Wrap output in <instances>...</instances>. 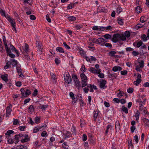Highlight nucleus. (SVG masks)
<instances>
[{"label": "nucleus", "mask_w": 149, "mask_h": 149, "mask_svg": "<svg viewBox=\"0 0 149 149\" xmlns=\"http://www.w3.org/2000/svg\"><path fill=\"white\" fill-rule=\"evenodd\" d=\"M20 139L22 143H24L28 141V136L25 134L24 136L22 134H19L16 135L15 136V138L13 139L14 143L16 144L19 141V139Z\"/></svg>", "instance_id": "nucleus-1"}, {"label": "nucleus", "mask_w": 149, "mask_h": 149, "mask_svg": "<svg viewBox=\"0 0 149 149\" xmlns=\"http://www.w3.org/2000/svg\"><path fill=\"white\" fill-rule=\"evenodd\" d=\"M126 40V38L125 37L123 34H114L113 36L112 41L115 43L120 40L124 41Z\"/></svg>", "instance_id": "nucleus-2"}, {"label": "nucleus", "mask_w": 149, "mask_h": 149, "mask_svg": "<svg viewBox=\"0 0 149 149\" xmlns=\"http://www.w3.org/2000/svg\"><path fill=\"white\" fill-rule=\"evenodd\" d=\"M135 63V69L138 71L140 72H142V70L140 69L143 68L144 67V61L143 60H140L138 59Z\"/></svg>", "instance_id": "nucleus-3"}, {"label": "nucleus", "mask_w": 149, "mask_h": 149, "mask_svg": "<svg viewBox=\"0 0 149 149\" xmlns=\"http://www.w3.org/2000/svg\"><path fill=\"white\" fill-rule=\"evenodd\" d=\"M146 100V98L144 95H142L139 99L136 100V102L139 103L140 110H142L143 109V106L142 105L145 104Z\"/></svg>", "instance_id": "nucleus-4"}, {"label": "nucleus", "mask_w": 149, "mask_h": 149, "mask_svg": "<svg viewBox=\"0 0 149 149\" xmlns=\"http://www.w3.org/2000/svg\"><path fill=\"white\" fill-rule=\"evenodd\" d=\"M64 80L66 83L68 84L70 83L72 81L71 77L68 72H65L64 74Z\"/></svg>", "instance_id": "nucleus-5"}, {"label": "nucleus", "mask_w": 149, "mask_h": 149, "mask_svg": "<svg viewBox=\"0 0 149 149\" xmlns=\"http://www.w3.org/2000/svg\"><path fill=\"white\" fill-rule=\"evenodd\" d=\"M75 85L79 88L81 87V84L77 76L75 75H72V76Z\"/></svg>", "instance_id": "nucleus-6"}, {"label": "nucleus", "mask_w": 149, "mask_h": 149, "mask_svg": "<svg viewBox=\"0 0 149 149\" xmlns=\"http://www.w3.org/2000/svg\"><path fill=\"white\" fill-rule=\"evenodd\" d=\"M46 127L47 125L45 124L41 126L36 127L33 129V132L36 133L38 132L39 130L42 131L43 129L45 128Z\"/></svg>", "instance_id": "nucleus-7"}, {"label": "nucleus", "mask_w": 149, "mask_h": 149, "mask_svg": "<svg viewBox=\"0 0 149 149\" xmlns=\"http://www.w3.org/2000/svg\"><path fill=\"white\" fill-rule=\"evenodd\" d=\"M141 75L139 74L138 75L137 79L136 81H134V84L137 86L139 84L141 81Z\"/></svg>", "instance_id": "nucleus-8"}, {"label": "nucleus", "mask_w": 149, "mask_h": 149, "mask_svg": "<svg viewBox=\"0 0 149 149\" xmlns=\"http://www.w3.org/2000/svg\"><path fill=\"white\" fill-rule=\"evenodd\" d=\"M89 71L94 74L99 73L100 72H101V70L100 69H95V68L91 67L90 68Z\"/></svg>", "instance_id": "nucleus-9"}, {"label": "nucleus", "mask_w": 149, "mask_h": 149, "mask_svg": "<svg viewBox=\"0 0 149 149\" xmlns=\"http://www.w3.org/2000/svg\"><path fill=\"white\" fill-rule=\"evenodd\" d=\"M106 84V81L105 80H102L100 81V88L103 89L104 88L106 87L105 86V85Z\"/></svg>", "instance_id": "nucleus-10"}, {"label": "nucleus", "mask_w": 149, "mask_h": 149, "mask_svg": "<svg viewBox=\"0 0 149 149\" xmlns=\"http://www.w3.org/2000/svg\"><path fill=\"white\" fill-rule=\"evenodd\" d=\"M6 18L8 20L10 23L11 26H13L16 24L15 20L11 18L9 16H7Z\"/></svg>", "instance_id": "nucleus-11"}, {"label": "nucleus", "mask_w": 149, "mask_h": 149, "mask_svg": "<svg viewBox=\"0 0 149 149\" xmlns=\"http://www.w3.org/2000/svg\"><path fill=\"white\" fill-rule=\"evenodd\" d=\"M12 109L9 106L7 107L6 109V116L7 117H9L10 115V114L12 111Z\"/></svg>", "instance_id": "nucleus-12"}, {"label": "nucleus", "mask_w": 149, "mask_h": 149, "mask_svg": "<svg viewBox=\"0 0 149 149\" xmlns=\"http://www.w3.org/2000/svg\"><path fill=\"white\" fill-rule=\"evenodd\" d=\"M120 123L118 121H116L115 123V128L116 132L119 131L120 128Z\"/></svg>", "instance_id": "nucleus-13"}, {"label": "nucleus", "mask_w": 149, "mask_h": 149, "mask_svg": "<svg viewBox=\"0 0 149 149\" xmlns=\"http://www.w3.org/2000/svg\"><path fill=\"white\" fill-rule=\"evenodd\" d=\"M122 69L121 67L118 66H116L113 67L112 70L114 72H116L118 71H120Z\"/></svg>", "instance_id": "nucleus-14"}, {"label": "nucleus", "mask_w": 149, "mask_h": 149, "mask_svg": "<svg viewBox=\"0 0 149 149\" xmlns=\"http://www.w3.org/2000/svg\"><path fill=\"white\" fill-rule=\"evenodd\" d=\"M20 49L21 51L22 52H23V53H24V52H28L29 50V46L27 44H25V47L23 49V50L22 51V50L20 48Z\"/></svg>", "instance_id": "nucleus-15"}, {"label": "nucleus", "mask_w": 149, "mask_h": 149, "mask_svg": "<svg viewBox=\"0 0 149 149\" xmlns=\"http://www.w3.org/2000/svg\"><path fill=\"white\" fill-rule=\"evenodd\" d=\"M143 121L145 123V126L148 127L149 125V121L146 118H144L143 119Z\"/></svg>", "instance_id": "nucleus-16"}, {"label": "nucleus", "mask_w": 149, "mask_h": 149, "mask_svg": "<svg viewBox=\"0 0 149 149\" xmlns=\"http://www.w3.org/2000/svg\"><path fill=\"white\" fill-rule=\"evenodd\" d=\"M80 77L81 81H87V78L86 76L84 73H82L80 75Z\"/></svg>", "instance_id": "nucleus-17"}, {"label": "nucleus", "mask_w": 149, "mask_h": 149, "mask_svg": "<svg viewBox=\"0 0 149 149\" xmlns=\"http://www.w3.org/2000/svg\"><path fill=\"white\" fill-rule=\"evenodd\" d=\"M94 40H95V41H94V43H96V44H100L102 42L104 39L103 38H98L97 39H95Z\"/></svg>", "instance_id": "nucleus-18"}, {"label": "nucleus", "mask_w": 149, "mask_h": 149, "mask_svg": "<svg viewBox=\"0 0 149 149\" xmlns=\"http://www.w3.org/2000/svg\"><path fill=\"white\" fill-rule=\"evenodd\" d=\"M118 91H119L118 93L117 94V97L120 98L123 96L124 94V93L123 91H120V90H118Z\"/></svg>", "instance_id": "nucleus-19"}, {"label": "nucleus", "mask_w": 149, "mask_h": 149, "mask_svg": "<svg viewBox=\"0 0 149 149\" xmlns=\"http://www.w3.org/2000/svg\"><path fill=\"white\" fill-rule=\"evenodd\" d=\"M7 74H5V75H2L1 77V78L2 79L6 82H7L8 81V79L7 77Z\"/></svg>", "instance_id": "nucleus-20"}, {"label": "nucleus", "mask_w": 149, "mask_h": 149, "mask_svg": "<svg viewBox=\"0 0 149 149\" xmlns=\"http://www.w3.org/2000/svg\"><path fill=\"white\" fill-rule=\"evenodd\" d=\"M140 114V113L139 111H137L135 115H134V116L136 118V120L137 121H138L139 118Z\"/></svg>", "instance_id": "nucleus-21"}, {"label": "nucleus", "mask_w": 149, "mask_h": 149, "mask_svg": "<svg viewBox=\"0 0 149 149\" xmlns=\"http://www.w3.org/2000/svg\"><path fill=\"white\" fill-rule=\"evenodd\" d=\"M56 50L60 53H64V50L63 48L60 47H58L56 48Z\"/></svg>", "instance_id": "nucleus-22"}, {"label": "nucleus", "mask_w": 149, "mask_h": 149, "mask_svg": "<svg viewBox=\"0 0 149 149\" xmlns=\"http://www.w3.org/2000/svg\"><path fill=\"white\" fill-rule=\"evenodd\" d=\"M10 48L12 51L15 52L17 54H18L19 52L17 49L13 45H10Z\"/></svg>", "instance_id": "nucleus-23"}, {"label": "nucleus", "mask_w": 149, "mask_h": 149, "mask_svg": "<svg viewBox=\"0 0 149 149\" xmlns=\"http://www.w3.org/2000/svg\"><path fill=\"white\" fill-rule=\"evenodd\" d=\"M123 19L120 18H118V23L120 25H122L123 24L124 21Z\"/></svg>", "instance_id": "nucleus-24"}, {"label": "nucleus", "mask_w": 149, "mask_h": 149, "mask_svg": "<svg viewBox=\"0 0 149 149\" xmlns=\"http://www.w3.org/2000/svg\"><path fill=\"white\" fill-rule=\"evenodd\" d=\"M78 2H77L75 3H71L68 5L67 6V8L69 9H71L73 8L74 7V4L75 3H77Z\"/></svg>", "instance_id": "nucleus-25"}, {"label": "nucleus", "mask_w": 149, "mask_h": 149, "mask_svg": "<svg viewBox=\"0 0 149 149\" xmlns=\"http://www.w3.org/2000/svg\"><path fill=\"white\" fill-rule=\"evenodd\" d=\"M102 28V27H99L97 26H95L93 27V29L95 30L102 31V30H101Z\"/></svg>", "instance_id": "nucleus-26"}, {"label": "nucleus", "mask_w": 149, "mask_h": 149, "mask_svg": "<svg viewBox=\"0 0 149 149\" xmlns=\"http://www.w3.org/2000/svg\"><path fill=\"white\" fill-rule=\"evenodd\" d=\"M112 29V27L110 26H109L107 27H102L101 28V30L102 31H104L105 30H111Z\"/></svg>", "instance_id": "nucleus-27"}, {"label": "nucleus", "mask_w": 149, "mask_h": 149, "mask_svg": "<svg viewBox=\"0 0 149 149\" xmlns=\"http://www.w3.org/2000/svg\"><path fill=\"white\" fill-rule=\"evenodd\" d=\"M34 110V108L33 107V106L32 105H30L29 107V112L32 113V112Z\"/></svg>", "instance_id": "nucleus-28"}, {"label": "nucleus", "mask_w": 149, "mask_h": 149, "mask_svg": "<svg viewBox=\"0 0 149 149\" xmlns=\"http://www.w3.org/2000/svg\"><path fill=\"white\" fill-rule=\"evenodd\" d=\"M36 44H37V46L39 49V50L41 52L42 50V48L41 47L40 45L39 42L38 41H37Z\"/></svg>", "instance_id": "nucleus-29"}, {"label": "nucleus", "mask_w": 149, "mask_h": 149, "mask_svg": "<svg viewBox=\"0 0 149 149\" xmlns=\"http://www.w3.org/2000/svg\"><path fill=\"white\" fill-rule=\"evenodd\" d=\"M112 126L111 125H108L107 127V130L106 132V133L107 134L108 132L109 129L111 130L112 129Z\"/></svg>", "instance_id": "nucleus-30"}, {"label": "nucleus", "mask_w": 149, "mask_h": 149, "mask_svg": "<svg viewBox=\"0 0 149 149\" xmlns=\"http://www.w3.org/2000/svg\"><path fill=\"white\" fill-rule=\"evenodd\" d=\"M116 53V52L114 51H111L109 53V56H115V54Z\"/></svg>", "instance_id": "nucleus-31"}, {"label": "nucleus", "mask_w": 149, "mask_h": 149, "mask_svg": "<svg viewBox=\"0 0 149 149\" xmlns=\"http://www.w3.org/2000/svg\"><path fill=\"white\" fill-rule=\"evenodd\" d=\"M31 91L28 89H26L25 91V95H24L25 96H27L31 94Z\"/></svg>", "instance_id": "nucleus-32"}, {"label": "nucleus", "mask_w": 149, "mask_h": 149, "mask_svg": "<svg viewBox=\"0 0 149 149\" xmlns=\"http://www.w3.org/2000/svg\"><path fill=\"white\" fill-rule=\"evenodd\" d=\"M124 36H125V37L126 38V37L127 38H129L130 37V33L127 31H126L124 33Z\"/></svg>", "instance_id": "nucleus-33"}, {"label": "nucleus", "mask_w": 149, "mask_h": 149, "mask_svg": "<svg viewBox=\"0 0 149 149\" xmlns=\"http://www.w3.org/2000/svg\"><path fill=\"white\" fill-rule=\"evenodd\" d=\"M72 134L70 132H69L67 131L65 134V138H68L71 136Z\"/></svg>", "instance_id": "nucleus-34"}, {"label": "nucleus", "mask_w": 149, "mask_h": 149, "mask_svg": "<svg viewBox=\"0 0 149 149\" xmlns=\"http://www.w3.org/2000/svg\"><path fill=\"white\" fill-rule=\"evenodd\" d=\"M122 8L120 6L118 7L116 9V13L118 14H119L120 13L122 12Z\"/></svg>", "instance_id": "nucleus-35"}, {"label": "nucleus", "mask_w": 149, "mask_h": 149, "mask_svg": "<svg viewBox=\"0 0 149 149\" xmlns=\"http://www.w3.org/2000/svg\"><path fill=\"white\" fill-rule=\"evenodd\" d=\"M68 19L70 21H74L76 20V18L75 17L71 16L68 17Z\"/></svg>", "instance_id": "nucleus-36"}, {"label": "nucleus", "mask_w": 149, "mask_h": 149, "mask_svg": "<svg viewBox=\"0 0 149 149\" xmlns=\"http://www.w3.org/2000/svg\"><path fill=\"white\" fill-rule=\"evenodd\" d=\"M88 87L90 88V89H97V88L96 86L94 85H91V84H89L88 86Z\"/></svg>", "instance_id": "nucleus-37"}, {"label": "nucleus", "mask_w": 149, "mask_h": 149, "mask_svg": "<svg viewBox=\"0 0 149 149\" xmlns=\"http://www.w3.org/2000/svg\"><path fill=\"white\" fill-rule=\"evenodd\" d=\"M87 81H81L82 87L85 86L87 84Z\"/></svg>", "instance_id": "nucleus-38"}, {"label": "nucleus", "mask_w": 149, "mask_h": 149, "mask_svg": "<svg viewBox=\"0 0 149 149\" xmlns=\"http://www.w3.org/2000/svg\"><path fill=\"white\" fill-rule=\"evenodd\" d=\"M98 10L100 12H104L105 11V9L103 7H100L98 8Z\"/></svg>", "instance_id": "nucleus-39"}, {"label": "nucleus", "mask_w": 149, "mask_h": 149, "mask_svg": "<svg viewBox=\"0 0 149 149\" xmlns=\"http://www.w3.org/2000/svg\"><path fill=\"white\" fill-rule=\"evenodd\" d=\"M122 110L126 113H127L128 112V110L127 108L124 106L122 107Z\"/></svg>", "instance_id": "nucleus-40"}, {"label": "nucleus", "mask_w": 149, "mask_h": 149, "mask_svg": "<svg viewBox=\"0 0 149 149\" xmlns=\"http://www.w3.org/2000/svg\"><path fill=\"white\" fill-rule=\"evenodd\" d=\"M47 134L45 131H44L41 134V136L43 137H47Z\"/></svg>", "instance_id": "nucleus-41"}, {"label": "nucleus", "mask_w": 149, "mask_h": 149, "mask_svg": "<svg viewBox=\"0 0 149 149\" xmlns=\"http://www.w3.org/2000/svg\"><path fill=\"white\" fill-rule=\"evenodd\" d=\"M141 10V9L140 7L137 6L136 8V11L138 13H139Z\"/></svg>", "instance_id": "nucleus-42"}, {"label": "nucleus", "mask_w": 149, "mask_h": 149, "mask_svg": "<svg viewBox=\"0 0 149 149\" xmlns=\"http://www.w3.org/2000/svg\"><path fill=\"white\" fill-rule=\"evenodd\" d=\"M146 19L144 17H141L140 19L141 22L143 23L146 21Z\"/></svg>", "instance_id": "nucleus-43"}, {"label": "nucleus", "mask_w": 149, "mask_h": 149, "mask_svg": "<svg viewBox=\"0 0 149 149\" xmlns=\"http://www.w3.org/2000/svg\"><path fill=\"white\" fill-rule=\"evenodd\" d=\"M101 72H100L99 73H97V74H98V76L101 78H103L104 77V74L103 73H101Z\"/></svg>", "instance_id": "nucleus-44"}, {"label": "nucleus", "mask_w": 149, "mask_h": 149, "mask_svg": "<svg viewBox=\"0 0 149 149\" xmlns=\"http://www.w3.org/2000/svg\"><path fill=\"white\" fill-rule=\"evenodd\" d=\"M142 42L140 41L136 43V47L138 48L139 47L142 45Z\"/></svg>", "instance_id": "nucleus-45"}, {"label": "nucleus", "mask_w": 149, "mask_h": 149, "mask_svg": "<svg viewBox=\"0 0 149 149\" xmlns=\"http://www.w3.org/2000/svg\"><path fill=\"white\" fill-rule=\"evenodd\" d=\"M103 36L107 39H110L111 38V36L109 34H105Z\"/></svg>", "instance_id": "nucleus-46"}, {"label": "nucleus", "mask_w": 149, "mask_h": 149, "mask_svg": "<svg viewBox=\"0 0 149 149\" xmlns=\"http://www.w3.org/2000/svg\"><path fill=\"white\" fill-rule=\"evenodd\" d=\"M0 13L2 16L6 17L4 10L1 9H0Z\"/></svg>", "instance_id": "nucleus-47"}, {"label": "nucleus", "mask_w": 149, "mask_h": 149, "mask_svg": "<svg viewBox=\"0 0 149 149\" xmlns=\"http://www.w3.org/2000/svg\"><path fill=\"white\" fill-rule=\"evenodd\" d=\"M72 102L73 104L76 103L77 100V97H75L74 96L72 98Z\"/></svg>", "instance_id": "nucleus-48"}, {"label": "nucleus", "mask_w": 149, "mask_h": 149, "mask_svg": "<svg viewBox=\"0 0 149 149\" xmlns=\"http://www.w3.org/2000/svg\"><path fill=\"white\" fill-rule=\"evenodd\" d=\"M16 69L17 72L18 73H21L22 72V70L20 67L17 66Z\"/></svg>", "instance_id": "nucleus-49"}, {"label": "nucleus", "mask_w": 149, "mask_h": 149, "mask_svg": "<svg viewBox=\"0 0 149 149\" xmlns=\"http://www.w3.org/2000/svg\"><path fill=\"white\" fill-rule=\"evenodd\" d=\"M24 58L26 59L27 61L29 60L30 59L29 55L27 54L24 55Z\"/></svg>", "instance_id": "nucleus-50"}, {"label": "nucleus", "mask_w": 149, "mask_h": 149, "mask_svg": "<svg viewBox=\"0 0 149 149\" xmlns=\"http://www.w3.org/2000/svg\"><path fill=\"white\" fill-rule=\"evenodd\" d=\"M93 113H94L93 117L95 119H96L97 117L98 116V112L97 111H95Z\"/></svg>", "instance_id": "nucleus-51"}, {"label": "nucleus", "mask_w": 149, "mask_h": 149, "mask_svg": "<svg viewBox=\"0 0 149 149\" xmlns=\"http://www.w3.org/2000/svg\"><path fill=\"white\" fill-rule=\"evenodd\" d=\"M81 70L83 72H84L86 71V68H85V65H82L81 68Z\"/></svg>", "instance_id": "nucleus-52"}, {"label": "nucleus", "mask_w": 149, "mask_h": 149, "mask_svg": "<svg viewBox=\"0 0 149 149\" xmlns=\"http://www.w3.org/2000/svg\"><path fill=\"white\" fill-rule=\"evenodd\" d=\"M10 61H12L13 63V65L14 66V65H16L17 64V63L16 61L15 60V59H11L10 60Z\"/></svg>", "instance_id": "nucleus-53"}, {"label": "nucleus", "mask_w": 149, "mask_h": 149, "mask_svg": "<svg viewBox=\"0 0 149 149\" xmlns=\"http://www.w3.org/2000/svg\"><path fill=\"white\" fill-rule=\"evenodd\" d=\"M141 38L142 40L145 41H146L147 40V38L145 34H143V35H142L141 37Z\"/></svg>", "instance_id": "nucleus-54"}, {"label": "nucleus", "mask_w": 149, "mask_h": 149, "mask_svg": "<svg viewBox=\"0 0 149 149\" xmlns=\"http://www.w3.org/2000/svg\"><path fill=\"white\" fill-rule=\"evenodd\" d=\"M132 54L134 56H136L139 55V53L138 52L134 51L132 52Z\"/></svg>", "instance_id": "nucleus-55"}, {"label": "nucleus", "mask_w": 149, "mask_h": 149, "mask_svg": "<svg viewBox=\"0 0 149 149\" xmlns=\"http://www.w3.org/2000/svg\"><path fill=\"white\" fill-rule=\"evenodd\" d=\"M63 45L65 47V48H66L67 49H70V47L65 42H64L63 43Z\"/></svg>", "instance_id": "nucleus-56"}, {"label": "nucleus", "mask_w": 149, "mask_h": 149, "mask_svg": "<svg viewBox=\"0 0 149 149\" xmlns=\"http://www.w3.org/2000/svg\"><path fill=\"white\" fill-rule=\"evenodd\" d=\"M59 59L60 58H58L55 59V61L56 64H58L60 63V61Z\"/></svg>", "instance_id": "nucleus-57"}, {"label": "nucleus", "mask_w": 149, "mask_h": 149, "mask_svg": "<svg viewBox=\"0 0 149 149\" xmlns=\"http://www.w3.org/2000/svg\"><path fill=\"white\" fill-rule=\"evenodd\" d=\"M62 146L63 148L65 149H68V146L67 145L66 143L64 142L62 144Z\"/></svg>", "instance_id": "nucleus-58"}, {"label": "nucleus", "mask_w": 149, "mask_h": 149, "mask_svg": "<svg viewBox=\"0 0 149 149\" xmlns=\"http://www.w3.org/2000/svg\"><path fill=\"white\" fill-rule=\"evenodd\" d=\"M14 132V131L12 130H8L7 131L6 133V135H10L11 134L13 133Z\"/></svg>", "instance_id": "nucleus-59"}, {"label": "nucleus", "mask_w": 149, "mask_h": 149, "mask_svg": "<svg viewBox=\"0 0 149 149\" xmlns=\"http://www.w3.org/2000/svg\"><path fill=\"white\" fill-rule=\"evenodd\" d=\"M121 74L122 75H125L127 74V71L126 70H124L121 71Z\"/></svg>", "instance_id": "nucleus-60"}, {"label": "nucleus", "mask_w": 149, "mask_h": 149, "mask_svg": "<svg viewBox=\"0 0 149 149\" xmlns=\"http://www.w3.org/2000/svg\"><path fill=\"white\" fill-rule=\"evenodd\" d=\"M87 139V136L86 135L84 134L83 135L82 139L84 141H85Z\"/></svg>", "instance_id": "nucleus-61"}, {"label": "nucleus", "mask_w": 149, "mask_h": 149, "mask_svg": "<svg viewBox=\"0 0 149 149\" xmlns=\"http://www.w3.org/2000/svg\"><path fill=\"white\" fill-rule=\"evenodd\" d=\"M133 91V89L132 88H130L127 90V92L130 93H132Z\"/></svg>", "instance_id": "nucleus-62"}, {"label": "nucleus", "mask_w": 149, "mask_h": 149, "mask_svg": "<svg viewBox=\"0 0 149 149\" xmlns=\"http://www.w3.org/2000/svg\"><path fill=\"white\" fill-rule=\"evenodd\" d=\"M8 142L9 144H11L13 143H14V141L13 140V139H8Z\"/></svg>", "instance_id": "nucleus-63"}, {"label": "nucleus", "mask_w": 149, "mask_h": 149, "mask_svg": "<svg viewBox=\"0 0 149 149\" xmlns=\"http://www.w3.org/2000/svg\"><path fill=\"white\" fill-rule=\"evenodd\" d=\"M17 149H23L24 148V146L22 145L17 146L16 147Z\"/></svg>", "instance_id": "nucleus-64"}]
</instances>
